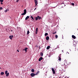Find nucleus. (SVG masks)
<instances>
[{"instance_id":"obj_1","label":"nucleus","mask_w":78,"mask_h":78,"mask_svg":"<svg viewBox=\"0 0 78 78\" xmlns=\"http://www.w3.org/2000/svg\"><path fill=\"white\" fill-rule=\"evenodd\" d=\"M27 13V10L26 9H25L24 10V12L23 13L21 14V16H23V15H25Z\"/></svg>"},{"instance_id":"obj_2","label":"nucleus","mask_w":78,"mask_h":78,"mask_svg":"<svg viewBox=\"0 0 78 78\" xmlns=\"http://www.w3.org/2000/svg\"><path fill=\"white\" fill-rule=\"evenodd\" d=\"M61 54H60L58 56V60L59 61H61Z\"/></svg>"},{"instance_id":"obj_3","label":"nucleus","mask_w":78,"mask_h":78,"mask_svg":"<svg viewBox=\"0 0 78 78\" xmlns=\"http://www.w3.org/2000/svg\"><path fill=\"white\" fill-rule=\"evenodd\" d=\"M30 75L32 77H33L34 76H35L36 74H35L34 73H31L30 74Z\"/></svg>"},{"instance_id":"obj_4","label":"nucleus","mask_w":78,"mask_h":78,"mask_svg":"<svg viewBox=\"0 0 78 78\" xmlns=\"http://www.w3.org/2000/svg\"><path fill=\"white\" fill-rule=\"evenodd\" d=\"M52 71L53 74H55V69H54L53 68H52Z\"/></svg>"},{"instance_id":"obj_5","label":"nucleus","mask_w":78,"mask_h":78,"mask_svg":"<svg viewBox=\"0 0 78 78\" xmlns=\"http://www.w3.org/2000/svg\"><path fill=\"white\" fill-rule=\"evenodd\" d=\"M13 35H10L9 37V38L10 39H12V37H13Z\"/></svg>"},{"instance_id":"obj_6","label":"nucleus","mask_w":78,"mask_h":78,"mask_svg":"<svg viewBox=\"0 0 78 78\" xmlns=\"http://www.w3.org/2000/svg\"><path fill=\"white\" fill-rule=\"evenodd\" d=\"M38 32V28H37L36 30V34H37V32Z\"/></svg>"},{"instance_id":"obj_7","label":"nucleus","mask_w":78,"mask_h":78,"mask_svg":"<svg viewBox=\"0 0 78 78\" xmlns=\"http://www.w3.org/2000/svg\"><path fill=\"white\" fill-rule=\"evenodd\" d=\"M42 59H43V58L42 57H41L40 58H39L38 60L39 61H41V60H42Z\"/></svg>"},{"instance_id":"obj_8","label":"nucleus","mask_w":78,"mask_h":78,"mask_svg":"<svg viewBox=\"0 0 78 78\" xmlns=\"http://www.w3.org/2000/svg\"><path fill=\"white\" fill-rule=\"evenodd\" d=\"M34 2H35V4H38L37 0H34Z\"/></svg>"},{"instance_id":"obj_9","label":"nucleus","mask_w":78,"mask_h":78,"mask_svg":"<svg viewBox=\"0 0 78 78\" xmlns=\"http://www.w3.org/2000/svg\"><path fill=\"white\" fill-rule=\"evenodd\" d=\"M72 37L73 38V39H76V37H75V36L74 35H72Z\"/></svg>"},{"instance_id":"obj_10","label":"nucleus","mask_w":78,"mask_h":78,"mask_svg":"<svg viewBox=\"0 0 78 78\" xmlns=\"http://www.w3.org/2000/svg\"><path fill=\"white\" fill-rule=\"evenodd\" d=\"M29 18H30V16H27V17H26V18H25V20H27V19H29Z\"/></svg>"},{"instance_id":"obj_11","label":"nucleus","mask_w":78,"mask_h":78,"mask_svg":"<svg viewBox=\"0 0 78 78\" xmlns=\"http://www.w3.org/2000/svg\"><path fill=\"white\" fill-rule=\"evenodd\" d=\"M28 49V48H26L25 49H23V51H26V52L27 51V50Z\"/></svg>"},{"instance_id":"obj_12","label":"nucleus","mask_w":78,"mask_h":78,"mask_svg":"<svg viewBox=\"0 0 78 78\" xmlns=\"http://www.w3.org/2000/svg\"><path fill=\"white\" fill-rule=\"evenodd\" d=\"M9 73H8L6 74H5L6 76H7V77L8 76H9Z\"/></svg>"},{"instance_id":"obj_13","label":"nucleus","mask_w":78,"mask_h":78,"mask_svg":"<svg viewBox=\"0 0 78 78\" xmlns=\"http://www.w3.org/2000/svg\"><path fill=\"white\" fill-rule=\"evenodd\" d=\"M46 39L47 40V41H48L49 40V37L47 36L46 37Z\"/></svg>"},{"instance_id":"obj_14","label":"nucleus","mask_w":78,"mask_h":78,"mask_svg":"<svg viewBox=\"0 0 78 78\" xmlns=\"http://www.w3.org/2000/svg\"><path fill=\"white\" fill-rule=\"evenodd\" d=\"M37 17H38V20H40V19H41V17H40L39 16H37Z\"/></svg>"},{"instance_id":"obj_15","label":"nucleus","mask_w":78,"mask_h":78,"mask_svg":"<svg viewBox=\"0 0 78 78\" xmlns=\"http://www.w3.org/2000/svg\"><path fill=\"white\" fill-rule=\"evenodd\" d=\"M50 48V46H48L46 49H47V50H48V49H49V48Z\"/></svg>"},{"instance_id":"obj_16","label":"nucleus","mask_w":78,"mask_h":78,"mask_svg":"<svg viewBox=\"0 0 78 78\" xmlns=\"http://www.w3.org/2000/svg\"><path fill=\"white\" fill-rule=\"evenodd\" d=\"M30 18L31 19H32L33 20H34V18H33V16H30Z\"/></svg>"},{"instance_id":"obj_17","label":"nucleus","mask_w":78,"mask_h":78,"mask_svg":"<svg viewBox=\"0 0 78 78\" xmlns=\"http://www.w3.org/2000/svg\"><path fill=\"white\" fill-rule=\"evenodd\" d=\"M40 55L41 57L43 56V53L42 52H41L40 54Z\"/></svg>"},{"instance_id":"obj_18","label":"nucleus","mask_w":78,"mask_h":78,"mask_svg":"<svg viewBox=\"0 0 78 78\" xmlns=\"http://www.w3.org/2000/svg\"><path fill=\"white\" fill-rule=\"evenodd\" d=\"M4 72H2L1 73V75H4Z\"/></svg>"},{"instance_id":"obj_19","label":"nucleus","mask_w":78,"mask_h":78,"mask_svg":"<svg viewBox=\"0 0 78 78\" xmlns=\"http://www.w3.org/2000/svg\"><path fill=\"white\" fill-rule=\"evenodd\" d=\"M39 71H38L36 73V74H35L36 75H37V74H39Z\"/></svg>"},{"instance_id":"obj_20","label":"nucleus","mask_w":78,"mask_h":78,"mask_svg":"<svg viewBox=\"0 0 78 78\" xmlns=\"http://www.w3.org/2000/svg\"><path fill=\"white\" fill-rule=\"evenodd\" d=\"M30 33V31L29 30H28L27 32V34H29Z\"/></svg>"},{"instance_id":"obj_21","label":"nucleus","mask_w":78,"mask_h":78,"mask_svg":"<svg viewBox=\"0 0 78 78\" xmlns=\"http://www.w3.org/2000/svg\"><path fill=\"white\" fill-rule=\"evenodd\" d=\"M71 4L72 5V6H74V5H75V4H74V3H71Z\"/></svg>"},{"instance_id":"obj_22","label":"nucleus","mask_w":78,"mask_h":78,"mask_svg":"<svg viewBox=\"0 0 78 78\" xmlns=\"http://www.w3.org/2000/svg\"><path fill=\"white\" fill-rule=\"evenodd\" d=\"M38 20V18L37 16V17H35V20Z\"/></svg>"},{"instance_id":"obj_23","label":"nucleus","mask_w":78,"mask_h":78,"mask_svg":"<svg viewBox=\"0 0 78 78\" xmlns=\"http://www.w3.org/2000/svg\"><path fill=\"white\" fill-rule=\"evenodd\" d=\"M47 35H48V33H45V34H44V36H47Z\"/></svg>"},{"instance_id":"obj_24","label":"nucleus","mask_w":78,"mask_h":78,"mask_svg":"<svg viewBox=\"0 0 78 78\" xmlns=\"http://www.w3.org/2000/svg\"><path fill=\"white\" fill-rule=\"evenodd\" d=\"M31 72H34V69H32Z\"/></svg>"},{"instance_id":"obj_25","label":"nucleus","mask_w":78,"mask_h":78,"mask_svg":"<svg viewBox=\"0 0 78 78\" xmlns=\"http://www.w3.org/2000/svg\"><path fill=\"white\" fill-rule=\"evenodd\" d=\"M58 35H55V37L56 39H57L58 38Z\"/></svg>"},{"instance_id":"obj_26","label":"nucleus","mask_w":78,"mask_h":78,"mask_svg":"<svg viewBox=\"0 0 78 78\" xmlns=\"http://www.w3.org/2000/svg\"><path fill=\"white\" fill-rule=\"evenodd\" d=\"M5 74H6L7 73H8V71L6 70L5 72Z\"/></svg>"},{"instance_id":"obj_27","label":"nucleus","mask_w":78,"mask_h":78,"mask_svg":"<svg viewBox=\"0 0 78 78\" xmlns=\"http://www.w3.org/2000/svg\"><path fill=\"white\" fill-rule=\"evenodd\" d=\"M0 2L2 3L3 2V0H0Z\"/></svg>"},{"instance_id":"obj_28","label":"nucleus","mask_w":78,"mask_h":78,"mask_svg":"<svg viewBox=\"0 0 78 78\" xmlns=\"http://www.w3.org/2000/svg\"><path fill=\"white\" fill-rule=\"evenodd\" d=\"M8 10H5V12H8Z\"/></svg>"},{"instance_id":"obj_29","label":"nucleus","mask_w":78,"mask_h":78,"mask_svg":"<svg viewBox=\"0 0 78 78\" xmlns=\"http://www.w3.org/2000/svg\"><path fill=\"white\" fill-rule=\"evenodd\" d=\"M2 9H3V8H2V7H0V10H2Z\"/></svg>"},{"instance_id":"obj_30","label":"nucleus","mask_w":78,"mask_h":78,"mask_svg":"<svg viewBox=\"0 0 78 78\" xmlns=\"http://www.w3.org/2000/svg\"><path fill=\"white\" fill-rule=\"evenodd\" d=\"M56 31L54 33H53V34H56Z\"/></svg>"},{"instance_id":"obj_31","label":"nucleus","mask_w":78,"mask_h":78,"mask_svg":"<svg viewBox=\"0 0 78 78\" xmlns=\"http://www.w3.org/2000/svg\"><path fill=\"white\" fill-rule=\"evenodd\" d=\"M37 5V4H35V7H36Z\"/></svg>"},{"instance_id":"obj_32","label":"nucleus","mask_w":78,"mask_h":78,"mask_svg":"<svg viewBox=\"0 0 78 78\" xmlns=\"http://www.w3.org/2000/svg\"><path fill=\"white\" fill-rule=\"evenodd\" d=\"M35 47H37V48L38 47V46H37V45H36Z\"/></svg>"},{"instance_id":"obj_33","label":"nucleus","mask_w":78,"mask_h":78,"mask_svg":"<svg viewBox=\"0 0 78 78\" xmlns=\"http://www.w3.org/2000/svg\"><path fill=\"white\" fill-rule=\"evenodd\" d=\"M39 49H41V47L40 46H39Z\"/></svg>"},{"instance_id":"obj_34","label":"nucleus","mask_w":78,"mask_h":78,"mask_svg":"<svg viewBox=\"0 0 78 78\" xmlns=\"http://www.w3.org/2000/svg\"><path fill=\"white\" fill-rule=\"evenodd\" d=\"M16 2H19V0H17Z\"/></svg>"},{"instance_id":"obj_35","label":"nucleus","mask_w":78,"mask_h":78,"mask_svg":"<svg viewBox=\"0 0 78 78\" xmlns=\"http://www.w3.org/2000/svg\"><path fill=\"white\" fill-rule=\"evenodd\" d=\"M1 5H3V3L2 2H1Z\"/></svg>"},{"instance_id":"obj_36","label":"nucleus","mask_w":78,"mask_h":78,"mask_svg":"<svg viewBox=\"0 0 78 78\" xmlns=\"http://www.w3.org/2000/svg\"><path fill=\"white\" fill-rule=\"evenodd\" d=\"M36 8H35V9H34V11H35V10H36Z\"/></svg>"},{"instance_id":"obj_37","label":"nucleus","mask_w":78,"mask_h":78,"mask_svg":"<svg viewBox=\"0 0 78 78\" xmlns=\"http://www.w3.org/2000/svg\"><path fill=\"white\" fill-rule=\"evenodd\" d=\"M17 51H18V52H19V50H17Z\"/></svg>"},{"instance_id":"obj_38","label":"nucleus","mask_w":78,"mask_h":78,"mask_svg":"<svg viewBox=\"0 0 78 78\" xmlns=\"http://www.w3.org/2000/svg\"><path fill=\"white\" fill-rule=\"evenodd\" d=\"M11 31H12V30H11Z\"/></svg>"}]
</instances>
